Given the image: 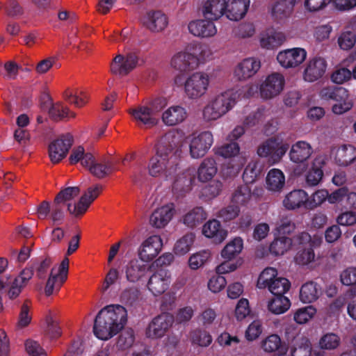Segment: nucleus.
<instances>
[{
    "label": "nucleus",
    "mask_w": 356,
    "mask_h": 356,
    "mask_svg": "<svg viewBox=\"0 0 356 356\" xmlns=\"http://www.w3.org/2000/svg\"><path fill=\"white\" fill-rule=\"evenodd\" d=\"M127 321V311L122 305H110L102 308L97 315L93 332L101 340H108L117 334Z\"/></svg>",
    "instance_id": "nucleus-1"
},
{
    "label": "nucleus",
    "mask_w": 356,
    "mask_h": 356,
    "mask_svg": "<svg viewBox=\"0 0 356 356\" xmlns=\"http://www.w3.org/2000/svg\"><path fill=\"white\" fill-rule=\"evenodd\" d=\"M155 154L149 159L147 172L149 176L163 181L173 179L180 168L179 156L177 151L173 154L162 152L154 148Z\"/></svg>",
    "instance_id": "nucleus-2"
},
{
    "label": "nucleus",
    "mask_w": 356,
    "mask_h": 356,
    "mask_svg": "<svg viewBox=\"0 0 356 356\" xmlns=\"http://www.w3.org/2000/svg\"><path fill=\"white\" fill-rule=\"evenodd\" d=\"M165 100L158 99L149 104L130 108L129 114L138 126L149 128L157 124L158 113L165 106Z\"/></svg>",
    "instance_id": "nucleus-3"
},
{
    "label": "nucleus",
    "mask_w": 356,
    "mask_h": 356,
    "mask_svg": "<svg viewBox=\"0 0 356 356\" xmlns=\"http://www.w3.org/2000/svg\"><path fill=\"white\" fill-rule=\"evenodd\" d=\"M257 286L260 289H268L274 296H279L289 290L291 283L286 278L279 277L276 268L268 267L260 273Z\"/></svg>",
    "instance_id": "nucleus-4"
},
{
    "label": "nucleus",
    "mask_w": 356,
    "mask_h": 356,
    "mask_svg": "<svg viewBox=\"0 0 356 356\" xmlns=\"http://www.w3.org/2000/svg\"><path fill=\"white\" fill-rule=\"evenodd\" d=\"M289 145L280 136L273 137L261 143L257 153L261 158H264L270 164L279 163L287 152Z\"/></svg>",
    "instance_id": "nucleus-5"
},
{
    "label": "nucleus",
    "mask_w": 356,
    "mask_h": 356,
    "mask_svg": "<svg viewBox=\"0 0 356 356\" xmlns=\"http://www.w3.org/2000/svg\"><path fill=\"white\" fill-rule=\"evenodd\" d=\"M210 83V76L205 72H195L186 79L184 84L185 96L191 100H197L207 93Z\"/></svg>",
    "instance_id": "nucleus-6"
},
{
    "label": "nucleus",
    "mask_w": 356,
    "mask_h": 356,
    "mask_svg": "<svg viewBox=\"0 0 356 356\" xmlns=\"http://www.w3.org/2000/svg\"><path fill=\"white\" fill-rule=\"evenodd\" d=\"M211 131L205 130L196 131L188 137L189 154L192 159L203 157L211 149L213 143Z\"/></svg>",
    "instance_id": "nucleus-7"
},
{
    "label": "nucleus",
    "mask_w": 356,
    "mask_h": 356,
    "mask_svg": "<svg viewBox=\"0 0 356 356\" xmlns=\"http://www.w3.org/2000/svg\"><path fill=\"white\" fill-rule=\"evenodd\" d=\"M69 268V259L65 257L61 263L54 266L50 272L44 288L45 295L49 296L59 291L67 280Z\"/></svg>",
    "instance_id": "nucleus-8"
},
{
    "label": "nucleus",
    "mask_w": 356,
    "mask_h": 356,
    "mask_svg": "<svg viewBox=\"0 0 356 356\" xmlns=\"http://www.w3.org/2000/svg\"><path fill=\"white\" fill-rule=\"evenodd\" d=\"M285 84L284 76L273 72L267 76L259 86L260 96L263 99H270L279 95Z\"/></svg>",
    "instance_id": "nucleus-9"
},
{
    "label": "nucleus",
    "mask_w": 356,
    "mask_h": 356,
    "mask_svg": "<svg viewBox=\"0 0 356 356\" xmlns=\"http://www.w3.org/2000/svg\"><path fill=\"white\" fill-rule=\"evenodd\" d=\"M171 282V272L166 268H159L149 277L147 288L153 296H159L169 289Z\"/></svg>",
    "instance_id": "nucleus-10"
},
{
    "label": "nucleus",
    "mask_w": 356,
    "mask_h": 356,
    "mask_svg": "<svg viewBox=\"0 0 356 356\" xmlns=\"http://www.w3.org/2000/svg\"><path fill=\"white\" fill-rule=\"evenodd\" d=\"M163 246V239L159 235L149 236L138 247V257L141 261L149 263L159 255Z\"/></svg>",
    "instance_id": "nucleus-11"
},
{
    "label": "nucleus",
    "mask_w": 356,
    "mask_h": 356,
    "mask_svg": "<svg viewBox=\"0 0 356 356\" xmlns=\"http://www.w3.org/2000/svg\"><path fill=\"white\" fill-rule=\"evenodd\" d=\"M242 93L240 89L229 88L217 93L210 100L225 115L234 108Z\"/></svg>",
    "instance_id": "nucleus-12"
},
{
    "label": "nucleus",
    "mask_w": 356,
    "mask_h": 356,
    "mask_svg": "<svg viewBox=\"0 0 356 356\" xmlns=\"http://www.w3.org/2000/svg\"><path fill=\"white\" fill-rule=\"evenodd\" d=\"M307 56V51L304 48L293 47L280 51L277 55V60L282 67L293 69L299 67Z\"/></svg>",
    "instance_id": "nucleus-13"
},
{
    "label": "nucleus",
    "mask_w": 356,
    "mask_h": 356,
    "mask_svg": "<svg viewBox=\"0 0 356 356\" xmlns=\"http://www.w3.org/2000/svg\"><path fill=\"white\" fill-rule=\"evenodd\" d=\"M295 241L301 245L294 259L300 266H309L315 260V253L312 248V238L307 232H302L295 237Z\"/></svg>",
    "instance_id": "nucleus-14"
},
{
    "label": "nucleus",
    "mask_w": 356,
    "mask_h": 356,
    "mask_svg": "<svg viewBox=\"0 0 356 356\" xmlns=\"http://www.w3.org/2000/svg\"><path fill=\"white\" fill-rule=\"evenodd\" d=\"M300 0H275L270 6V13L275 22L285 24L293 13L294 7Z\"/></svg>",
    "instance_id": "nucleus-15"
},
{
    "label": "nucleus",
    "mask_w": 356,
    "mask_h": 356,
    "mask_svg": "<svg viewBox=\"0 0 356 356\" xmlns=\"http://www.w3.org/2000/svg\"><path fill=\"white\" fill-rule=\"evenodd\" d=\"M175 318L172 315L163 313L154 318L146 329L148 338L157 339L163 337L172 325Z\"/></svg>",
    "instance_id": "nucleus-16"
},
{
    "label": "nucleus",
    "mask_w": 356,
    "mask_h": 356,
    "mask_svg": "<svg viewBox=\"0 0 356 356\" xmlns=\"http://www.w3.org/2000/svg\"><path fill=\"white\" fill-rule=\"evenodd\" d=\"M193 49L191 45H188L177 51L171 58L170 66L180 72L195 67L197 65V58L193 52Z\"/></svg>",
    "instance_id": "nucleus-17"
},
{
    "label": "nucleus",
    "mask_w": 356,
    "mask_h": 356,
    "mask_svg": "<svg viewBox=\"0 0 356 356\" xmlns=\"http://www.w3.org/2000/svg\"><path fill=\"white\" fill-rule=\"evenodd\" d=\"M72 143L73 138L70 134L63 135L51 142L48 147L51 161L57 163L63 160L67 156Z\"/></svg>",
    "instance_id": "nucleus-18"
},
{
    "label": "nucleus",
    "mask_w": 356,
    "mask_h": 356,
    "mask_svg": "<svg viewBox=\"0 0 356 356\" xmlns=\"http://www.w3.org/2000/svg\"><path fill=\"white\" fill-rule=\"evenodd\" d=\"M138 56L133 53L126 56L118 54L110 65L111 72L115 75L124 76L133 70L138 65Z\"/></svg>",
    "instance_id": "nucleus-19"
},
{
    "label": "nucleus",
    "mask_w": 356,
    "mask_h": 356,
    "mask_svg": "<svg viewBox=\"0 0 356 356\" xmlns=\"http://www.w3.org/2000/svg\"><path fill=\"white\" fill-rule=\"evenodd\" d=\"M181 143V134L177 130H172L163 136L155 146V149L162 152H166L171 155L179 151L177 154L179 156V161H181V150L179 148Z\"/></svg>",
    "instance_id": "nucleus-20"
},
{
    "label": "nucleus",
    "mask_w": 356,
    "mask_h": 356,
    "mask_svg": "<svg viewBox=\"0 0 356 356\" xmlns=\"http://www.w3.org/2000/svg\"><path fill=\"white\" fill-rule=\"evenodd\" d=\"M261 67L260 60L247 58L238 63L234 69L233 76L239 81H245L254 76Z\"/></svg>",
    "instance_id": "nucleus-21"
},
{
    "label": "nucleus",
    "mask_w": 356,
    "mask_h": 356,
    "mask_svg": "<svg viewBox=\"0 0 356 356\" xmlns=\"http://www.w3.org/2000/svg\"><path fill=\"white\" fill-rule=\"evenodd\" d=\"M308 193L302 189H294L287 193L282 200L283 207L288 211L308 209Z\"/></svg>",
    "instance_id": "nucleus-22"
},
{
    "label": "nucleus",
    "mask_w": 356,
    "mask_h": 356,
    "mask_svg": "<svg viewBox=\"0 0 356 356\" xmlns=\"http://www.w3.org/2000/svg\"><path fill=\"white\" fill-rule=\"evenodd\" d=\"M188 30L193 36L201 38H211L217 33L213 22L206 18L191 20L188 24Z\"/></svg>",
    "instance_id": "nucleus-23"
},
{
    "label": "nucleus",
    "mask_w": 356,
    "mask_h": 356,
    "mask_svg": "<svg viewBox=\"0 0 356 356\" xmlns=\"http://www.w3.org/2000/svg\"><path fill=\"white\" fill-rule=\"evenodd\" d=\"M138 259H131L125 266V276L128 282L136 283L143 280L149 270L150 266Z\"/></svg>",
    "instance_id": "nucleus-24"
},
{
    "label": "nucleus",
    "mask_w": 356,
    "mask_h": 356,
    "mask_svg": "<svg viewBox=\"0 0 356 356\" xmlns=\"http://www.w3.org/2000/svg\"><path fill=\"white\" fill-rule=\"evenodd\" d=\"M99 185L95 186L94 188H89L88 191L83 194L79 201L72 205L67 203V209L71 214L74 216L81 215L85 213L90 204L97 197L102 190Z\"/></svg>",
    "instance_id": "nucleus-25"
},
{
    "label": "nucleus",
    "mask_w": 356,
    "mask_h": 356,
    "mask_svg": "<svg viewBox=\"0 0 356 356\" xmlns=\"http://www.w3.org/2000/svg\"><path fill=\"white\" fill-rule=\"evenodd\" d=\"M175 214L173 204L161 206L154 211L149 218L150 225L156 229L166 227L171 221Z\"/></svg>",
    "instance_id": "nucleus-26"
},
{
    "label": "nucleus",
    "mask_w": 356,
    "mask_h": 356,
    "mask_svg": "<svg viewBox=\"0 0 356 356\" xmlns=\"http://www.w3.org/2000/svg\"><path fill=\"white\" fill-rule=\"evenodd\" d=\"M331 100L336 103L332 106V111L334 114L341 115L353 107V102L349 99V92L343 87H334Z\"/></svg>",
    "instance_id": "nucleus-27"
},
{
    "label": "nucleus",
    "mask_w": 356,
    "mask_h": 356,
    "mask_svg": "<svg viewBox=\"0 0 356 356\" xmlns=\"http://www.w3.org/2000/svg\"><path fill=\"white\" fill-rule=\"evenodd\" d=\"M225 10L226 0H205L201 8L203 17L213 22L225 15Z\"/></svg>",
    "instance_id": "nucleus-28"
},
{
    "label": "nucleus",
    "mask_w": 356,
    "mask_h": 356,
    "mask_svg": "<svg viewBox=\"0 0 356 356\" xmlns=\"http://www.w3.org/2000/svg\"><path fill=\"white\" fill-rule=\"evenodd\" d=\"M326 61L320 57L310 59L306 65L303 77L307 82H314L321 78L326 70Z\"/></svg>",
    "instance_id": "nucleus-29"
},
{
    "label": "nucleus",
    "mask_w": 356,
    "mask_h": 356,
    "mask_svg": "<svg viewBox=\"0 0 356 356\" xmlns=\"http://www.w3.org/2000/svg\"><path fill=\"white\" fill-rule=\"evenodd\" d=\"M285 185L286 177L281 170L272 168L268 172L265 179V187L268 191L273 194H280Z\"/></svg>",
    "instance_id": "nucleus-30"
},
{
    "label": "nucleus",
    "mask_w": 356,
    "mask_h": 356,
    "mask_svg": "<svg viewBox=\"0 0 356 356\" xmlns=\"http://www.w3.org/2000/svg\"><path fill=\"white\" fill-rule=\"evenodd\" d=\"M142 22L149 30L156 33L163 31L168 24V17L159 10L147 12Z\"/></svg>",
    "instance_id": "nucleus-31"
},
{
    "label": "nucleus",
    "mask_w": 356,
    "mask_h": 356,
    "mask_svg": "<svg viewBox=\"0 0 356 356\" xmlns=\"http://www.w3.org/2000/svg\"><path fill=\"white\" fill-rule=\"evenodd\" d=\"M334 154V160L341 167H348L356 161V147L351 144H344L338 147Z\"/></svg>",
    "instance_id": "nucleus-32"
},
{
    "label": "nucleus",
    "mask_w": 356,
    "mask_h": 356,
    "mask_svg": "<svg viewBox=\"0 0 356 356\" xmlns=\"http://www.w3.org/2000/svg\"><path fill=\"white\" fill-rule=\"evenodd\" d=\"M250 0H226L225 16L232 21H238L246 14Z\"/></svg>",
    "instance_id": "nucleus-33"
},
{
    "label": "nucleus",
    "mask_w": 356,
    "mask_h": 356,
    "mask_svg": "<svg viewBox=\"0 0 356 356\" xmlns=\"http://www.w3.org/2000/svg\"><path fill=\"white\" fill-rule=\"evenodd\" d=\"M187 116L188 113L184 107L173 105L163 112L161 120L165 125L172 127L183 122Z\"/></svg>",
    "instance_id": "nucleus-34"
},
{
    "label": "nucleus",
    "mask_w": 356,
    "mask_h": 356,
    "mask_svg": "<svg viewBox=\"0 0 356 356\" xmlns=\"http://www.w3.org/2000/svg\"><path fill=\"white\" fill-rule=\"evenodd\" d=\"M286 40L284 33L269 28L261 34L260 44L263 48L273 49L281 46Z\"/></svg>",
    "instance_id": "nucleus-35"
},
{
    "label": "nucleus",
    "mask_w": 356,
    "mask_h": 356,
    "mask_svg": "<svg viewBox=\"0 0 356 356\" xmlns=\"http://www.w3.org/2000/svg\"><path fill=\"white\" fill-rule=\"evenodd\" d=\"M202 233L218 243H222L227 236V232L222 228L220 222L216 219L207 221L202 226Z\"/></svg>",
    "instance_id": "nucleus-36"
},
{
    "label": "nucleus",
    "mask_w": 356,
    "mask_h": 356,
    "mask_svg": "<svg viewBox=\"0 0 356 356\" xmlns=\"http://www.w3.org/2000/svg\"><path fill=\"white\" fill-rule=\"evenodd\" d=\"M313 153L311 145L304 140L293 144L289 152V157L292 162L299 163L307 160Z\"/></svg>",
    "instance_id": "nucleus-37"
},
{
    "label": "nucleus",
    "mask_w": 356,
    "mask_h": 356,
    "mask_svg": "<svg viewBox=\"0 0 356 356\" xmlns=\"http://www.w3.org/2000/svg\"><path fill=\"white\" fill-rule=\"evenodd\" d=\"M325 163L324 157L322 156H316L312 164L311 168L305 175V181L308 186H317L322 179L323 172L322 167Z\"/></svg>",
    "instance_id": "nucleus-38"
},
{
    "label": "nucleus",
    "mask_w": 356,
    "mask_h": 356,
    "mask_svg": "<svg viewBox=\"0 0 356 356\" xmlns=\"http://www.w3.org/2000/svg\"><path fill=\"white\" fill-rule=\"evenodd\" d=\"M218 172L217 164L214 159L207 157L200 163L197 169V179L200 182L211 181Z\"/></svg>",
    "instance_id": "nucleus-39"
},
{
    "label": "nucleus",
    "mask_w": 356,
    "mask_h": 356,
    "mask_svg": "<svg viewBox=\"0 0 356 356\" xmlns=\"http://www.w3.org/2000/svg\"><path fill=\"white\" fill-rule=\"evenodd\" d=\"M33 271L32 268L24 269L21 273L14 280L8 291V296L10 299L15 298L21 293L22 289L32 277Z\"/></svg>",
    "instance_id": "nucleus-40"
},
{
    "label": "nucleus",
    "mask_w": 356,
    "mask_h": 356,
    "mask_svg": "<svg viewBox=\"0 0 356 356\" xmlns=\"http://www.w3.org/2000/svg\"><path fill=\"white\" fill-rule=\"evenodd\" d=\"M195 241V234L188 232L179 238L174 244L173 252L176 256L182 257L192 249Z\"/></svg>",
    "instance_id": "nucleus-41"
},
{
    "label": "nucleus",
    "mask_w": 356,
    "mask_h": 356,
    "mask_svg": "<svg viewBox=\"0 0 356 356\" xmlns=\"http://www.w3.org/2000/svg\"><path fill=\"white\" fill-rule=\"evenodd\" d=\"M290 307V300L284 295L275 296L267 303L268 310L275 315L285 313L289 309Z\"/></svg>",
    "instance_id": "nucleus-42"
},
{
    "label": "nucleus",
    "mask_w": 356,
    "mask_h": 356,
    "mask_svg": "<svg viewBox=\"0 0 356 356\" xmlns=\"http://www.w3.org/2000/svg\"><path fill=\"white\" fill-rule=\"evenodd\" d=\"M207 217L202 207H196L189 210L182 218L183 223L189 228H194Z\"/></svg>",
    "instance_id": "nucleus-43"
},
{
    "label": "nucleus",
    "mask_w": 356,
    "mask_h": 356,
    "mask_svg": "<svg viewBox=\"0 0 356 356\" xmlns=\"http://www.w3.org/2000/svg\"><path fill=\"white\" fill-rule=\"evenodd\" d=\"M243 248V239L241 237H235L223 248L220 255L226 260H232L241 252Z\"/></svg>",
    "instance_id": "nucleus-44"
},
{
    "label": "nucleus",
    "mask_w": 356,
    "mask_h": 356,
    "mask_svg": "<svg viewBox=\"0 0 356 356\" xmlns=\"http://www.w3.org/2000/svg\"><path fill=\"white\" fill-rule=\"evenodd\" d=\"M296 242L286 236L276 237L270 243L269 250L271 254L280 256L288 252Z\"/></svg>",
    "instance_id": "nucleus-45"
},
{
    "label": "nucleus",
    "mask_w": 356,
    "mask_h": 356,
    "mask_svg": "<svg viewBox=\"0 0 356 356\" xmlns=\"http://www.w3.org/2000/svg\"><path fill=\"white\" fill-rule=\"evenodd\" d=\"M341 343V337L334 332L323 334L318 341V348L322 350L332 351L337 350Z\"/></svg>",
    "instance_id": "nucleus-46"
},
{
    "label": "nucleus",
    "mask_w": 356,
    "mask_h": 356,
    "mask_svg": "<svg viewBox=\"0 0 356 356\" xmlns=\"http://www.w3.org/2000/svg\"><path fill=\"white\" fill-rule=\"evenodd\" d=\"M320 293V288L314 282L304 284L300 291V300L303 303H310L316 300Z\"/></svg>",
    "instance_id": "nucleus-47"
},
{
    "label": "nucleus",
    "mask_w": 356,
    "mask_h": 356,
    "mask_svg": "<svg viewBox=\"0 0 356 356\" xmlns=\"http://www.w3.org/2000/svg\"><path fill=\"white\" fill-rule=\"evenodd\" d=\"M93 156L91 153L85 152L83 147L79 146L72 149L69 160L71 164L80 162L82 166L86 168L90 163H92Z\"/></svg>",
    "instance_id": "nucleus-48"
},
{
    "label": "nucleus",
    "mask_w": 356,
    "mask_h": 356,
    "mask_svg": "<svg viewBox=\"0 0 356 356\" xmlns=\"http://www.w3.org/2000/svg\"><path fill=\"white\" fill-rule=\"evenodd\" d=\"M86 168L91 174L98 178H103L113 171V166L110 162H98L94 156L92 157V163L86 166Z\"/></svg>",
    "instance_id": "nucleus-49"
},
{
    "label": "nucleus",
    "mask_w": 356,
    "mask_h": 356,
    "mask_svg": "<svg viewBox=\"0 0 356 356\" xmlns=\"http://www.w3.org/2000/svg\"><path fill=\"white\" fill-rule=\"evenodd\" d=\"M340 282L346 286H351L350 294L356 296V267L345 268L340 273Z\"/></svg>",
    "instance_id": "nucleus-50"
},
{
    "label": "nucleus",
    "mask_w": 356,
    "mask_h": 356,
    "mask_svg": "<svg viewBox=\"0 0 356 356\" xmlns=\"http://www.w3.org/2000/svg\"><path fill=\"white\" fill-rule=\"evenodd\" d=\"M222 189V183L220 181H212L202 188L200 197L205 201L213 200L220 195Z\"/></svg>",
    "instance_id": "nucleus-51"
},
{
    "label": "nucleus",
    "mask_w": 356,
    "mask_h": 356,
    "mask_svg": "<svg viewBox=\"0 0 356 356\" xmlns=\"http://www.w3.org/2000/svg\"><path fill=\"white\" fill-rule=\"evenodd\" d=\"M211 252L202 250L192 254L188 258V266L191 270H197L202 267L210 259Z\"/></svg>",
    "instance_id": "nucleus-52"
},
{
    "label": "nucleus",
    "mask_w": 356,
    "mask_h": 356,
    "mask_svg": "<svg viewBox=\"0 0 356 356\" xmlns=\"http://www.w3.org/2000/svg\"><path fill=\"white\" fill-rule=\"evenodd\" d=\"M291 356H312V345L310 340L302 337L291 350Z\"/></svg>",
    "instance_id": "nucleus-53"
},
{
    "label": "nucleus",
    "mask_w": 356,
    "mask_h": 356,
    "mask_svg": "<svg viewBox=\"0 0 356 356\" xmlns=\"http://www.w3.org/2000/svg\"><path fill=\"white\" fill-rule=\"evenodd\" d=\"M49 116L54 120L74 117L75 114L60 102L51 104L49 108Z\"/></svg>",
    "instance_id": "nucleus-54"
},
{
    "label": "nucleus",
    "mask_w": 356,
    "mask_h": 356,
    "mask_svg": "<svg viewBox=\"0 0 356 356\" xmlns=\"http://www.w3.org/2000/svg\"><path fill=\"white\" fill-rule=\"evenodd\" d=\"M282 339L278 334H272L261 342L262 350L268 353H275L282 348Z\"/></svg>",
    "instance_id": "nucleus-55"
},
{
    "label": "nucleus",
    "mask_w": 356,
    "mask_h": 356,
    "mask_svg": "<svg viewBox=\"0 0 356 356\" xmlns=\"http://www.w3.org/2000/svg\"><path fill=\"white\" fill-rule=\"evenodd\" d=\"M316 314V309L313 306H307L297 309L293 314V320L298 324H305L312 319Z\"/></svg>",
    "instance_id": "nucleus-56"
},
{
    "label": "nucleus",
    "mask_w": 356,
    "mask_h": 356,
    "mask_svg": "<svg viewBox=\"0 0 356 356\" xmlns=\"http://www.w3.org/2000/svg\"><path fill=\"white\" fill-rule=\"evenodd\" d=\"M224 115L209 99L202 111V120L205 122H211L221 118Z\"/></svg>",
    "instance_id": "nucleus-57"
},
{
    "label": "nucleus",
    "mask_w": 356,
    "mask_h": 356,
    "mask_svg": "<svg viewBox=\"0 0 356 356\" xmlns=\"http://www.w3.org/2000/svg\"><path fill=\"white\" fill-rule=\"evenodd\" d=\"M246 156L241 154L240 156L237 158L238 161L236 163H228L227 165H225L221 170L222 177L224 179H227L237 175L241 169V167L243 165Z\"/></svg>",
    "instance_id": "nucleus-58"
},
{
    "label": "nucleus",
    "mask_w": 356,
    "mask_h": 356,
    "mask_svg": "<svg viewBox=\"0 0 356 356\" xmlns=\"http://www.w3.org/2000/svg\"><path fill=\"white\" fill-rule=\"evenodd\" d=\"M216 154L223 158L235 157L241 154L245 155V154H240V147L237 143H230L222 145L216 149Z\"/></svg>",
    "instance_id": "nucleus-59"
},
{
    "label": "nucleus",
    "mask_w": 356,
    "mask_h": 356,
    "mask_svg": "<svg viewBox=\"0 0 356 356\" xmlns=\"http://www.w3.org/2000/svg\"><path fill=\"white\" fill-rule=\"evenodd\" d=\"M338 44L342 50H350L356 43V33L352 31H342L338 37Z\"/></svg>",
    "instance_id": "nucleus-60"
},
{
    "label": "nucleus",
    "mask_w": 356,
    "mask_h": 356,
    "mask_svg": "<svg viewBox=\"0 0 356 356\" xmlns=\"http://www.w3.org/2000/svg\"><path fill=\"white\" fill-rule=\"evenodd\" d=\"M328 198V191L326 189H318L314 192L310 196L308 195V209H314L320 207Z\"/></svg>",
    "instance_id": "nucleus-61"
},
{
    "label": "nucleus",
    "mask_w": 356,
    "mask_h": 356,
    "mask_svg": "<svg viewBox=\"0 0 356 356\" xmlns=\"http://www.w3.org/2000/svg\"><path fill=\"white\" fill-rule=\"evenodd\" d=\"M173 179H175L172 184L173 191L182 194L190 190L192 180L190 177H187L185 174L180 175L177 174Z\"/></svg>",
    "instance_id": "nucleus-62"
},
{
    "label": "nucleus",
    "mask_w": 356,
    "mask_h": 356,
    "mask_svg": "<svg viewBox=\"0 0 356 356\" xmlns=\"http://www.w3.org/2000/svg\"><path fill=\"white\" fill-rule=\"evenodd\" d=\"M191 341L194 345L207 347L212 342V337L205 330H197L191 333Z\"/></svg>",
    "instance_id": "nucleus-63"
},
{
    "label": "nucleus",
    "mask_w": 356,
    "mask_h": 356,
    "mask_svg": "<svg viewBox=\"0 0 356 356\" xmlns=\"http://www.w3.org/2000/svg\"><path fill=\"white\" fill-rule=\"evenodd\" d=\"M218 344L223 348H236L240 343L239 338L227 332H222L216 339Z\"/></svg>",
    "instance_id": "nucleus-64"
}]
</instances>
